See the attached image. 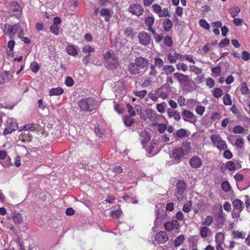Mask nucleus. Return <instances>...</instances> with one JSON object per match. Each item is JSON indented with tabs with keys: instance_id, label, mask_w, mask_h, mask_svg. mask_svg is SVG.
Returning <instances> with one entry per match:
<instances>
[{
	"instance_id": "f257e3e1",
	"label": "nucleus",
	"mask_w": 250,
	"mask_h": 250,
	"mask_svg": "<svg viewBox=\"0 0 250 250\" xmlns=\"http://www.w3.org/2000/svg\"><path fill=\"white\" fill-rule=\"evenodd\" d=\"M148 61L143 57H137L135 62H130L128 65V70L133 75H137L144 73L147 69Z\"/></svg>"
},
{
	"instance_id": "f03ea898",
	"label": "nucleus",
	"mask_w": 250,
	"mask_h": 250,
	"mask_svg": "<svg viewBox=\"0 0 250 250\" xmlns=\"http://www.w3.org/2000/svg\"><path fill=\"white\" fill-rule=\"evenodd\" d=\"M81 111L91 112L98 107V103L94 99L88 98H83L78 103Z\"/></svg>"
},
{
	"instance_id": "7ed1b4c3",
	"label": "nucleus",
	"mask_w": 250,
	"mask_h": 250,
	"mask_svg": "<svg viewBox=\"0 0 250 250\" xmlns=\"http://www.w3.org/2000/svg\"><path fill=\"white\" fill-rule=\"evenodd\" d=\"M104 58L107 63V68L112 69L117 67L118 59L113 50H110L106 52L104 55Z\"/></svg>"
},
{
	"instance_id": "20e7f679",
	"label": "nucleus",
	"mask_w": 250,
	"mask_h": 250,
	"mask_svg": "<svg viewBox=\"0 0 250 250\" xmlns=\"http://www.w3.org/2000/svg\"><path fill=\"white\" fill-rule=\"evenodd\" d=\"M210 138L213 145L219 149L225 150L227 148V145L226 142L222 140L219 135L213 134L211 136Z\"/></svg>"
},
{
	"instance_id": "39448f33",
	"label": "nucleus",
	"mask_w": 250,
	"mask_h": 250,
	"mask_svg": "<svg viewBox=\"0 0 250 250\" xmlns=\"http://www.w3.org/2000/svg\"><path fill=\"white\" fill-rule=\"evenodd\" d=\"M18 128V123L13 118H9L6 121V126L3 131L4 135L10 134Z\"/></svg>"
},
{
	"instance_id": "423d86ee",
	"label": "nucleus",
	"mask_w": 250,
	"mask_h": 250,
	"mask_svg": "<svg viewBox=\"0 0 250 250\" xmlns=\"http://www.w3.org/2000/svg\"><path fill=\"white\" fill-rule=\"evenodd\" d=\"M185 155H186V153L184 152V148L180 147H177L174 148L172 150L170 157L174 161L179 163L181 161L182 158Z\"/></svg>"
},
{
	"instance_id": "0eeeda50",
	"label": "nucleus",
	"mask_w": 250,
	"mask_h": 250,
	"mask_svg": "<svg viewBox=\"0 0 250 250\" xmlns=\"http://www.w3.org/2000/svg\"><path fill=\"white\" fill-rule=\"evenodd\" d=\"M176 186L177 191L175 195L178 200H181L183 199V195L186 189V183L184 181L179 180L177 181Z\"/></svg>"
},
{
	"instance_id": "6e6552de",
	"label": "nucleus",
	"mask_w": 250,
	"mask_h": 250,
	"mask_svg": "<svg viewBox=\"0 0 250 250\" xmlns=\"http://www.w3.org/2000/svg\"><path fill=\"white\" fill-rule=\"evenodd\" d=\"M151 7L153 11L160 18L169 16L168 10L167 8L162 9L161 7L157 4L152 5Z\"/></svg>"
},
{
	"instance_id": "1a4fd4ad",
	"label": "nucleus",
	"mask_w": 250,
	"mask_h": 250,
	"mask_svg": "<svg viewBox=\"0 0 250 250\" xmlns=\"http://www.w3.org/2000/svg\"><path fill=\"white\" fill-rule=\"evenodd\" d=\"M128 11L132 14L139 17L143 14L144 10L141 5L134 3L129 6Z\"/></svg>"
},
{
	"instance_id": "9d476101",
	"label": "nucleus",
	"mask_w": 250,
	"mask_h": 250,
	"mask_svg": "<svg viewBox=\"0 0 250 250\" xmlns=\"http://www.w3.org/2000/svg\"><path fill=\"white\" fill-rule=\"evenodd\" d=\"M183 120L186 122L194 124L196 122V117L192 112L186 109H183L182 112Z\"/></svg>"
},
{
	"instance_id": "9b49d317",
	"label": "nucleus",
	"mask_w": 250,
	"mask_h": 250,
	"mask_svg": "<svg viewBox=\"0 0 250 250\" xmlns=\"http://www.w3.org/2000/svg\"><path fill=\"white\" fill-rule=\"evenodd\" d=\"M138 40L140 43L143 45L146 46L150 43L151 37L147 33L142 31L139 34Z\"/></svg>"
},
{
	"instance_id": "f8f14e48",
	"label": "nucleus",
	"mask_w": 250,
	"mask_h": 250,
	"mask_svg": "<svg viewBox=\"0 0 250 250\" xmlns=\"http://www.w3.org/2000/svg\"><path fill=\"white\" fill-rule=\"evenodd\" d=\"M173 75L175 78L181 84H188L191 82V79L188 75L178 72L174 73Z\"/></svg>"
},
{
	"instance_id": "ddd939ff",
	"label": "nucleus",
	"mask_w": 250,
	"mask_h": 250,
	"mask_svg": "<svg viewBox=\"0 0 250 250\" xmlns=\"http://www.w3.org/2000/svg\"><path fill=\"white\" fill-rule=\"evenodd\" d=\"M189 163L190 167L194 168L200 167L202 164L201 159L197 156H194L190 158Z\"/></svg>"
},
{
	"instance_id": "4468645a",
	"label": "nucleus",
	"mask_w": 250,
	"mask_h": 250,
	"mask_svg": "<svg viewBox=\"0 0 250 250\" xmlns=\"http://www.w3.org/2000/svg\"><path fill=\"white\" fill-rule=\"evenodd\" d=\"M61 21L59 17H55L53 21V23L50 27V32L55 35L59 34V26L61 23Z\"/></svg>"
},
{
	"instance_id": "2eb2a0df",
	"label": "nucleus",
	"mask_w": 250,
	"mask_h": 250,
	"mask_svg": "<svg viewBox=\"0 0 250 250\" xmlns=\"http://www.w3.org/2000/svg\"><path fill=\"white\" fill-rule=\"evenodd\" d=\"M168 239V235L165 231H160L156 234L155 240L159 243H165Z\"/></svg>"
},
{
	"instance_id": "dca6fc26",
	"label": "nucleus",
	"mask_w": 250,
	"mask_h": 250,
	"mask_svg": "<svg viewBox=\"0 0 250 250\" xmlns=\"http://www.w3.org/2000/svg\"><path fill=\"white\" fill-rule=\"evenodd\" d=\"M9 219H12L14 223L16 225L21 224L23 220V217L19 213L14 212L12 213L11 216L8 217Z\"/></svg>"
},
{
	"instance_id": "f3484780",
	"label": "nucleus",
	"mask_w": 250,
	"mask_h": 250,
	"mask_svg": "<svg viewBox=\"0 0 250 250\" xmlns=\"http://www.w3.org/2000/svg\"><path fill=\"white\" fill-rule=\"evenodd\" d=\"M140 141L143 146H144L145 144H147L150 140V135L148 132L146 130L142 131L140 134Z\"/></svg>"
},
{
	"instance_id": "a211bd4d",
	"label": "nucleus",
	"mask_w": 250,
	"mask_h": 250,
	"mask_svg": "<svg viewBox=\"0 0 250 250\" xmlns=\"http://www.w3.org/2000/svg\"><path fill=\"white\" fill-rule=\"evenodd\" d=\"M167 113L168 117H173L177 121H179L181 119L180 113L174 109L168 108L167 109Z\"/></svg>"
},
{
	"instance_id": "6ab92c4d",
	"label": "nucleus",
	"mask_w": 250,
	"mask_h": 250,
	"mask_svg": "<svg viewBox=\"0 0 250 250\" xmlns=\"http://www.w3.org/2000/svg\"><path fill=\"white\" fill-rule=\"evenodd\" d=\"M146 115L147 118L152 122H156L158 120L159 115L155 111L152 109H148L146 110Z\"/></svg>"
},
{
	"instance_id": "aec40b11",
	"label": "nucleus",
	"mask_w": 250,
	"mask_h": 250,
	"mask_svg": "<svg viewBox=\"0 0 250 250\" xmlns=\"http://www.w3.org/2000/svg\"><path fill=\"white\" fill-rule=\"evenodd\" d=\"M9 10L13 12H17L21 13V8L19 4L15 1L11 2L9 5Z\"/></svg>"
},
{
	"instance_id": "412c9836",
	"label": "nucleus",
	"mask_w": 250,
	"mask_h": 250,
	"mask_svg": "<svg viewBox=\"0 0 250 250\" xmlns=\"http://www.w3.org/2000/svg\"><path fill=\"white\" fill-rule=\"evenodd\" d=\"M242 202L238 199H237L232 202V206L234 210L238 212H241L243 209Z\"/></svg>"
},
{
	"instance_id": "4be33fe9",
	"label": "nucleus",
	"mask_w": 250,
	"mask_h": 250,
	"mask_svg": "<svg viewBox=\"0 0 250 250\" xmlns=\"http://www.w3.org/2000/svg\"><path fill=\"white\" fill-rule=\"evenodd\" d=\"M10 81L9 79V73L8 71H4L0 74V84H3L5 81Z\"/></svg>"
},
{
	"instance_id": "5701e85b",
	"label": "nucleus",
	"mask_w": 250,
	"mask_h": 250,
	"mask_svg": "<svg viewBox=\"0 0 250 250\" xmlns=\"http://www.w3.org/2000/svg\"><path fill=\"white\" fill-rule=\"evenodd\" d=\"M172 26V21L168 19L165 20L163 22V28L165 31L168 32L169 31Z\"/></svg>"
},
{
	"instance_id": "b1692460",
	"label": "nucleus",
	"mask_w": 250,
	"mask_h": 250,
	"mask_svg": "<svg viewBox=\"0 0 250 250\" xmlns=\"http://www.w3.org/2000/svg\"><path fill=\"white\" fill-rule=\"evenodd\" d=\"M63 92V90L61 87L53 88L50 90V95H60Z\"/></svg>"
},
{
	"instance_id": "393cba45",
	"label": "nucleus",
	"mask_w": 250,
	"mask_h": 250,
	"mask_svg": "<svg viewBox=\"0 0 250 250\" xmlns=\"http://www.w3.org/2000/svg\"><path fill=\"white\" fill-rule=\"evenodd\" d=\"M229 13L232 18L236 17L240 12V8L238 6H234L229 9Z\"/></svg>"
},
{
	"instance_id": "a878e982",
	"label": "nucleus",
	"mask_w": 250,
	"mask_h": 250,
	"mask_svg": "<svg viewBox=\"0 0 250 250\" xmlns=\"http://www.w3.org/2000/svg\"><path fill=\"white\" fill-rule=\"evenodd\" d=\"M124 34L126 38L133 39L135 37L133 31L131 27L126 28L124 31Z\"/></svg>"
},
{
	"instance_id": "bb28decb",
	"label": "nucleus",
	"mask_w": 250,
	"mask_h": 250,
	"mask_svg": "<svg viewBox=\"0 0 250 250\" xmlns=\"http://www.w3.org/2000/svg\"><path fill=\"white\" fill-rule=\"evenodd\" d=\"M185 236L183 234H181L176 238L174 241V246L176 247L180 246L185 240Z\"/></svg>"
},
{
	"instance_id": "cd10ccee",
	"label": "nucleus",
	"mask_w": 250,
	"mask_h": 250,
	"mask_svg": "<svg viewBox=\"0 0 250 250\" xmlns=\"http://www.w3.org/2000/svg\"><path fill=\"white\" fill-rule=\"evenodd\" d=\"M240 91L241 93L244 95H249L250 93V90L248 87L245 82H243L241 84Z\"/></svg>"
},
{
	"instance_id": "c85d7f7f",
	"label": "nucleus",
	"mask_w": 250,
	"mask_h": 250,
	"mask_svg": "<svg viewBox=\"0 0 250 250\" xmlns=\"http://www.w3.org/2000/svg\"><path fill=\"white\" fill-rule=\"evenodd\" d=\"M210 232V229L206 227H202L200 229V234L203 238L208 236V233Z\"/></svg>"
},
{
	"instance_id": "c756f323",
	"label": "nucleus",
	"mask_w": 250,
	"mask_h": 250,
	"mask_svg": "<svg viewBox=\"0 0 250 250\" xmlns=\"http://www.w3.org/2000/svg\"><path fill=\"white\" fill-rule=\"evenodd\" d=\"M124 124L127 126L132 125L134 123V120L128 116L124 117Z\"/></svg>"
},
{
	"instance_id": "7c9ffc66",
	"label": "nucleus",
	"mask_w": 250,
	"mask_h": 250,
	"mask_svg": "<svg viewBox=\"0 0 250 250\" xmlns=\"http://www.w3.org/2000/svg\"><path fill=\"white\" fill-rule=\"evenodd\" d=\"M154 21L155 19L153 16L148 17L146 18L145 24L148 27V28L152 27V26L154 22Z\"/></svg>"
},
{
	"instance_id": "2f4dec72",
	"label": "nucleus",
	"mask_w": 250,
	"mask_h": 250,
	"mask_svg": "<svg viewBox=\"0 0 250 250\" xmlns=\"http://www.w3.org/2000/svg\"><path fill=\"white\" fill-rule=\"evenodd\" d=\"M20 26L19 24H15L11 26V34L10 36V38H12L13 36L18 32L20 29Z\"/></svg>"
},
{
	"instance_id": "473e14b6",
	"label": "nucleus",
	"mask_w": 250,
	"mask_h": 250,
	"mask_svg": "<svg viewBox=\"0 0 250 250\" xmlns=\"http://www.w3.org/2000/svg\"><path fill=\"white\" fill-rule=\"evenodd\" d=\"M66 51L69 55L73 56H76L78 53L76 49L72 45L68 46Z\"/></svg>"
},
{
	"instance_id": "72a5a7b5",
	"label": "nucleus",
	"mask_w": 250,
	"mask_h": 250,
	"mask_svg": "<svg viewBox=\"0 0 250 250\" xmlns=\"http://www.w3.org/2000/svg\"><path fill=\"white\" fill-rule=\"evenodd\" d=\"M248 130H246L244 128H243L242 126L240 125H237L233 127V132L235 134H239V133H246L245 131Z\"/></svg>"
},
{
	"instance_id": "f704fd0d",
	"label": "nucleus",
	"mask_w": 250,
	"mask_h": 250,
	"mask_svg": "<svg viewBox=\"0 0 250 250\" xmlns=\"http://www.w3.org/2000/svg\"><path fill=\"white\" fill-rule=\"evenodd\" d=\"M223 103L226 105H230L232 104V101L229 94L227 93L224 96Z\"/></svg>"
},
{
	"instance_id": "c9c22d12",
	"label": "nucleus",
	"mask_w": 250,
	"mask_h": 250,
	"mask_svg": "<svg viewBox=\"0 0 250 250\" xmlns=\"http://www.w3.org/2000/svg\"><path fill=\"white\" fill-rule=\"evenodd\" d=\"M213 218L210 216H208L205 219V221L203 222L202 225L205 226H209L213 222Z\"/></svg>"
},
{
	"instance_id": "e433bc0d",
	"label": "nucleus",
	"mask_w": 250,
	"mask_h": 250,
	"mask_svg": "<svg viewBox=\"0 0 250 250\" xmlns=\"http://www.w3.org/2000/svg\"><path fill=\"white\" fill-rule=\"evenodd\" d=\"M167 106V104L165 102H163L161 104H157L156 108L159 112L160 113H163L165 111V108Z\"/></svg>"
},
{
	"instance_id": "4c0bfd02",
	"label": "nucleus",
	"mask_w": 250,
	"mask_h": 250,
	"mask_svg": "<svg viewBox=\"0 0 250 250\" xmlns=\"http://www.w3.org/2000/svg\"><path fill=\"white\" fill-rule=\"evenodd\" d=\"M163 69L167 75L175 71V68L172 65H165L163 67Z\"/></svg>"
},
{
	"instance_id": "58836bf2",
	"label": "nucleus",
	"mask_w": 250,
	"mask_h": 250,
	"mask_svg": "<svg viewBox=\"0 0 250 250\" xmlns=\"http://www.w3.org/2000/svg\"><path fill=\"white\" fill-rule=\"evenodd\" d=\"M221 187L225 192L229 191L231 188L230 185L228 181H224L221 184Z\"/></svg>"
},
{
	"instance_id": "ea45409f",
	"label": "nucleus",
	"mask_w": 250,
	"mask_h": 250,
	"mask_svg": "<svg viewBox=\"0 0 250 250\" xmlns=\"http://www.w3.org/2000/svg\"><path fill=\"white\" fill-rule=\"evenodd\" d=\"M15 42L13 40H11L8 42V47L9 51L8 52V55L13 54V50L15 46Z\"/></svg>"
},
{
	"instance_id": "a19ab883",
	"label": "nucleus",
	"mask_w": 250,
	"mask_h": 250,
	"mask_svg": "<svg viewBox=\"0 0 250 250\" xmlns=\"http://www.w3.org/2000/svg\"><path fill=\"white\" fill-rule=\"evenodd\" d=\"M126 108L127 109L128 112L131 117L134 116L136 115L135 111L134 110L133 107L130 104H126Z\"/></svg>"
},
{
	"instance_id": "79ce46f5",
	"label": "nucleus",
	"mask_w": 250,
	"mask_h": 250,
	"mask_svg": "<svg viewBox=\"0 0 250 250\" xmlns=\"http://www.w3.org/2000/svg\"><path fill=\"white\" fill-rule=\"evenodd\" d=\"M232 235H233V237L235 239L239 238L244 239L245 238L244 234L242 232H239L238 231H235V230L233 231Z\"/></svg>"
},
{
	"instance_id": "37998d69",
	"label": "nucleus",
	"mask_w": 250,
	"mask_h": 250,
	"mask_svg": "<svg viewBox=\"0 0 250 250\" xmlns=\"http://www.w3.org/2000/svg\"><path fill=\"white\" fill-rule=\"evenodd\" d=\"M199 24L201 27L207 30H209L210 28L209 24L204 19H201L200 20Z\"/></svg>"
},
{
	"instance_id": "c03bdc74",
	"label": "nucleus",
	"mask_w": 250,
	"mask_h": 250,
	"mask_svg": "<svg viewBox=\"0 0 250 250\" xmlns=\"http://www.w3.org/2000/svg\"><path fill=\"white\" fill-rule=\"evenodd\" d=\"M82 51L85 53H92L95 51V48L90 45H85L82 48Z\"/></svg>"
},
{
	"instance_id": "a18cd8bd",
	"label": "nucleus",
	"mask_w": 250,
	"mask_h": 250,
	"mask_svg": "<svg viewBox=\"0 0 250 250\" xmlns=\"http://www.w3.org/2000/svg\"><path fill=\"white\" fill-rule=\"evenodd\" d=\"M226 168L229 170H233L235 169V164L232 161H229L227 163L226 165Z\"/></svg>"
},
{
	"instance_id": "49530a36",
	"label": "nucleus",
	"mask_w": 250,
	"mask_h": 250,
	"mask_svg": "<svg viewBox=\"0 0 250 250\" xmlns=\"http://www.w3.org/2000/svg\"><path fill=\"white\" fill-rule=\"evenodd\" d=\"M187 131L184 129H180L176 132V135L179 138H183L186 136Z\"/></svg>"
},
{
	"instance_id": "de8ad7c7",
	"label": "nucleus",
	"mask_w": 250,
	"mask_h": 250,
	"mask_svg": "<svg viewBox=\"0 0 250 250\" xmlns=\"http://www.w3.org/2000/svg\"><path fill=\"white\" fill-rule=\"evenodd\" d=\"M176 68L178 70H181L183 72H185L188 69L187 65L184 63H178L176 64Z\"/></svg>"
},
{
	"instance_id": "09e8293b",
	"label": "nucleus",
	"mask_w": 250,
	"mask_h": 250,
	"mask_svg": "<svg viewBox=\"0 0 250 250\" xmlns=\"http://www.w3.org/2000/svg\"><path fill=\"white\" fill-rule=\"evenodd\" d=\"M222 90L220 88H215L213 92V95L215 98H218L222 95Z\"/></svg>"
},
{
	"instance_id": "8fccbe9b",
	"label": "nucleus",
	"mask_w": 250,
	"mask_h": 250,
	"mask_svg": "<svg viewBox=\"0 0 250 250\" xmlns=\"http://www.w3.org/2000/svg\"><path fill=\"white\" fill-rule=\"evenodd\" d=\"M172 40L170 36H167L164 38V43L167 46H171L172 44Z\"/></svg>"
},
{
	"instance_id": "3c124183",
	"label": "nucleus",
	"mask_w": 250,
	"mask_h": 250,
	"mask_svg": "<svg viewBox=\"0 0 250 250\" xmlns=\"http://www.w3.org/2000/svg\"><path fill=\"white\" fill-rule=\"evenodd\" d=\"M183 147H184V151L185 153H186V155H188L189 152L191 150V146L189 142H186L183 145Z\"/></svg>"
},
{
	"instance_id": "603ef678",
	"label": "nucleus",
	"mask_w": 250,
	"mask_h": 250,
	"mask_svg": "<svg viewBox=\"0 0 250 250\" xmlns=\"http://www.w3.org/2000/svg\"><path fill=\"white\" fill-rule=\"evenodd\" d=\"M31 69L33 72L34 73H37L39 70V64L36 62H32L31 64Z\"/></svg>"
},
{
	"instance_id": "864d4df0",
	"label": "nucleus",
	"mask_w": 250,
	"mask_h": 250,
	"mask_svg": "<svg viewBox=\"0 0 250 250\" xmlns=\"http://www.w3.org/2000/svg\"><path fill=\"white\" fill-rule=\"evenodd\" d=\"M167 125L164 124H158V130L161 133H163L167 129Z\"/></svg>"
},
{
	"instance_id": "5fc2aeb1",
	"label": "nucleus",
	"mask_w": 250,
	"mask_h": 250,
	"mask_svg": "<svg viewBox=\"0 0 250 250\" xmlns=\"http://www.w3.org/2000/svg\"><path fill=\"white\" fill-rule=\"evenodd\" d=\"M244 140L242 138H238L236 139L235 142V146L240 148H241L244 146Z\"/></svg>"
},
{
	"instance_id": "6e6d98bb",
	"label": "nucleus",
	"mask_w": 250,
	"mask_h": 250,
	"mask_svg": "<svg viewBox=\"0 0 250 250\" xmlns=\"http://www.w3.org/2000/svg\"><path fill=\"white\" fill-rule=\"evenodd\" d=\"M196 112L197 114H199L200 115L202 116L205 110V108L204 106L200 105V106H197L196 108Z\"/></svg>"
},
{
	"instance_id": "4d7b16f0",
	"label": "nucleus",
	"mask_w": 250,
	"mask_h": 250,
	"mask_svg": "<svg viewBox=\"0 0 250 250\" xmlns=\"http://www.w3.org/2000/svg\"><path fill=\"white\" fill-rule=\"evenodd\" d=\"M242 58L244 61H248L250 59V53L246 51H243L242 53Z\"/></svg>"
},
{
	"instance_id": "13d9d810",
	"label": "nucleus",
	"mask_w": 250,
	"mask_h": 250,
	"mask_svg": "<svg viewBox=\"0 0 250 250\" xmlns=\"http://www.w3.org/2000/svg\"><path fill=\"white\" fill-rule=\"evenodd\" d=\"M4 34H11V26L8 24H5L3 29Z\"/></svg>"
},
{
	"instance_id": "bf43d9fd",
	"label": "nucleus",
	"mask_w": 250,
	"mask_h": 250,
	"mask_svg": "<svg viewBox=\"0 0 250 250\" xmlns=\"http://www.w3.org/2000/svg\"><path fill=\"white\" fill-rule=\"evenodd\" d=\"M229 43V39L225 38L223 39L221 42L219 43L218 45L220 47H223L225 45H228Z\"/></svg>"
},
{
	"instance_id": "052dcab7",
	"label": "nucleus",
	"mask_w": 250,
	"mask_h": 250,
	"mask_svg": "<svg viewBox=\"0 0 250 250\" xmlns=\"http://www.w3.org/2000/svg\"><path fill=\"white\" fill-rule=\"evenodd\" d=\"M164 227L168 231H170L174 229L170 222H166L164 225Z\"/></svg>"
},
{
	"instance_id": "680f3d73",
	"label": "nucleus",
	"mask_w": 250,
	"mask_h": 250,
	"mask_svg": "<svg viewBox=\"0 0 250 250\" xmlns=\"http://www.w3.org/2000/svg\"><path fill=\"white\" fill-rule=\"evenodd\" d=\"M65 83L68 86H71L74 84V81L72 78L68 77L65 79Z\"/></svg>"
},
{
	"instance_id": "e2e57ef3",
	"label": "nucleus",
	"mask_w": 250,
	"mask_h": 250,
	"mask_svg": "<svg viewBox=\"0 0 250 250\" xmlns=\"http://www.w3.org/2000/svg\"><path fill=\"white\" fill-rule=\"evenodd\" d=\"M155 65L159 67H161L164 65V62L159 58L155 59Z\"/></svg>"
},
{
	"instance_id": "0e129e2a",
	"label": "nucleus",
	"mask_w": 250,
	"mask_h": 250,
	"mask_svg": "<svg viewBox=\"0 0 250 250\" xmlns=\"http://www.w3.org/2000/svg\"><path fill=\"white\" fill-rule=\"evenodd\" d=\"M206 84L209 88L212 87L214 85V80L211 78H208L206 81Z\"/></svg>"
},
{
	"instance_id": "69168bd1",
	"label": "nucleus",
	"mask_w": 250,
	"mask_h": 250,
	"mask_svg": "<svg viewBox=\"0 0 250 250\" xmlns=\"http://www.w3.org/2000/svg\"><path fill=\"white\" fill-rule=\"evenodd\" d=\"M147 92L146 90H144L136 92L135 95L140 98H144L146 95Z\"/></svg>"
},
{
	"instance_id": "338daca9",
	"label": "nucleus",
	"mask_w": 250,
	"mask_h": 250,
	"mask_svg": "<svg viewBox=\"0 0 250 250\" xmlns=\"http://www.w3.org/2000/svg\"><path fill=\"white\" fill-rule=\"evenodd\" d=\"M224 156L225 158L229 159L232 158V154L231 152L228 149L225 150L224 152Z\"/></svg>"
},
{
	"instance_id": "774afa93",
	"label": "nucleus",
	"mask_w": 250,
	"mask_h": 250,
	"mask_svg": "<svg viewBox=\"0 0 250 250\" xmlns=\"http://www.w3.org/2000/svg\"><path fill=\"white\" fill-rule=\"evenodd\" d=\"M167 60L171 63H175L176 62V58L174 57V55H172L170 53L168 54L167 55Z\"/></svg>"
}]
</instances>
